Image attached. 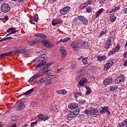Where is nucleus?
<instances>
[{"mask_svg":"<svg viewBox=\"0 0 127 127\" xmlns=\"http://www.w3.org/2000/svg\"><path fill=\"white\" fill-rule=\"evenodd\" d=\"M70 48L73 50V51H75V52H77L78 50H79V49L80 48V46L81 45H80V41L78 42L77 41H73L70 44Z\"/></svg>","mask_w":127,"mask_h":127,"instance_id":"1","label":"nucleus"},{"mask_svg":"<svg viewBox=\"0 0 127 127\" xmlns=\"http://www.w3.org/2000/svg\"><path fill=\"white\" fill-rule=\"evenodd\" d=\"M15 51L14 54H23L24 55H27V52L25 51V49L23 47H16L15 48Z\"/></svg>","mask_w":127,"mask_h":127,"instance_id":"2","label":"nucleus"},{"mask_svg":"<svg viewBox=\"0 0 127 127\" xmlns=\"http://www.w3.org/2000/svg\"><path fill=\"white\" fill-rule=\"evenodd\" d=\"M125 79L126 77L125 75L124 74H121L118 77L115 79V83H116V84H118V85L122 84V83L126 82Z\"/></svg>","mask_w":127,"mask_h":127,"instance_id":"3","label":"nucleus"},{"mask_svg":"<svg viewBox=\"0 0 127 127\" xmlns=\"http://www.w3.org/2000/svg\"><path fill=\"white\" fill-rule=\"evenodd\" d=\"M1 10L4 13L9 12L10 11V6L6 3H4L1 6Z\"/></svg>","mask_w":127,"mask_h":127,"instance_id":"4","label":"nucleus"},{"mask_svg":"<svg viewBox=\"0 0 127 127\" xmlns=\"http://www.w3.org/2000/svg\"><path fill=\"white\" fill-rule=\"evenodd\" d=\"M113 65H114V60H110L108 61L104 65V70L108 71V70H109Z\"/></svg>","mask_w":127,"mask_h":127,"instance_id":"5","label":"nucleus"},{"mask_svg":"<svg viewBox=\"0 0 127 127\" xmlns=\"http://www.w3.org/2000/svg\"><path fill=\"white\" fill-rule=\"evenodd\" d=\"M15 29H16V28L15 27H11L7 29L6 32L8 34L6 35V37L9 36V35H11V34H15V33L18 31V30Z\"/></svg>","mask_w":127,"mask_h":127,"instance_id":"6","label":"nucleus"},{"mask_svg":"<svg viewBox=\"0 0 127 127\" xmlns=\"http://www.w3.org/2000/svg\"><path fill=\"white\" fill-rule=\"evenodd\" d=\"M16 106H17V111H20L21 110H23V109H24L25 107L24 104H23L20 100H19L16 102Z\"/></svg>","mask_w":127,"mask_h":127,"instance_id":"7","label":"nucleus"},{"mask_svg":"<svg viewBox=\"0 0 127 127\" xmlns=\"http://www.w3.org/2000/svg\"><path fill=\"white\" fill-rule=\"evenodd\" d=\"M107 113L109 116L111 115V112L109 109V106H104L101 107V110H100V114L101 115H104Z\"/></svg>","mask_w":127,"mask_h":127,"instance_id":"8","label":"nucleus"},{"mask_svg":"<svg viewBox=\"0 0 127 127\" xmlns=\"http://www.w3.org/2000/svg\"><path fill=\"white\" fill-rule=\"evenodd\" d=\"M70 9H71V7H70V6H66L62 8L60 10V13L63 15H65V14H67V13H68V12L70 11Z\"/></svg>","mask_w":127,"mask_h":127,"instance_id":"9","label":"nucleus"},{"mask_svg":"<svg viewBox=\"0 0 127 127\" xmlns=\"http://www.w3.org/2000/svg\"><path fill=\"white\" fill-rule=\"evenodd\" d=\"M77 19L82 22L83 24L87 25L88 24V21L83 15H80L77 16Z\"/></svg>","mask_w":127,"mask_h":127,"instance_id":"10","label":"nucleus"},{"mask_svg":"<svg viewBox=\"0 0 127 127\" xmlns=\"http://www.w3.org/2000/svg\"><path fill=\"white\" fill-rule=\"evenodd\" d=\"M88 82L86 77H82V79L78 82L77 86L78 87H83Z\"/></svg>","mask_w":127,"mask_h":127,"instance_id":"11","label":"nucleus"},{"mask_svg":"<svg viewBox=\"0 0 127 127\" xmlns=\"http://www.w3.org/2000/svg\"><path fill=\"white\" fill-rule=\"evenodd\" d=\"M114 82V79L112 77H108L104 80L103 83L104 85L105 86H107V85H111V84H113Z\"/></svg>","mask_w":127,"mask_h":127,"instance_id":"12","label":"nucleus"},{"mask_svg":"<svg viewBox=\"0 0 127 127\" xmlns=\"http://www.w3.org/2000/svg\"><path fill=\"white\" fill-rule=\"evenodd\" d=\"M38 119H40L41 121L45 122V121H48L49 120V117L47 115H44L42 114L37 116Z\"/></svg>","mask_w":127,"mask_h":127,"instance_id":"13","label":"nucleus"},{"mask_svg":"<svg viewBox=\"0 0 127 127\" xmlns=\"http://www.w3.org/2000/svg\"><path fill=\"white\" fill-rule=\"evenodd\" d=\"M42 76V74H41L40 73L39 74H37L33 76H32L29 80H28V82L29 83H30L31 82H33V81H34V80H35V79H37V78H39V77Z\"/></svg>","mask_w":127,"mask_h":127,"instance_id":"14","label":"nucleus"},{"mask_svg":"<svg viewBox=\"0 0 127 127\" xmlns=\"http://www.w3.org/2000/svg\"><path fill=\"white\" fill-rule=\"evenodd\" d=\"M43 44L44 46H46L47 48H52L53 47V45L49 42L48 41L44 40L43 41Z\"/></svg>","mask_w":127,"mask_h":127,"instance_id":"15","label":"nucleus"},{"mask_svg":"<svg viewBox=\"0 0 127 127\" xmlns=\"http://www.w3.org/2000/svg\"><path fill=\"white\" fill-rule=\"evenodd\" d=\"M80 45L82 46L83 48H86V47H89L90 44L87 42H83L82 40H79Z\"/></svg>","mask_w":127,"mask_h":127,"instance_id":"16","label":"nucleus"},{"mask_svg":"<svg viewBox=\"0 0 127 127\" xmlns=\"http://www.w3.org/2000/svg\"><path fill=\"white\" fill-rule=\"evenodd\" d=\"M78 108V104L75 103H71L68 105V109L69 110H74Z\"/></svg>","mask_w":127,"mask_h":127,"instance_id":"17","label":"nucleus"},{"mask_svg":"<svg viewBox=\"0 0 127 127\" xmlns=\"http://www.w3.org/2000/svg\"><path fill=\"white\" fill-rule=\"evenodd\" d=\"M59 23H62V20L59 19H54L52 21V24L54 26L56 25L57 24H59Z\"/></svg>","mask_w":127,"mask_h":127,"instance_id":"18","label":"nucleus"},{"mask_svg":"<svg viewBox=\"0 0 127 127\" xmlns=\"http://www.w3.org/2000/svg\"><path fill=\"white\" fill-rule=\"evenodd\" d=\"M13 53V51L12 52H8L6 53H4L3 54H0V59H1L3 57H6V56H10Z\"/></svg>","mask_w":127,"mask_h":127,"instance_id":"19","label":"nucleus"},{"mask_svg":"<svg viewBox=\"0 0 127 127\" xmlns=\"http://www.w3.org/2000/svg\"><path fill=\"white\" fill-rule=\"evenodd\" d=\"M112 46H113V44L112 43H110L108 41L105 42L104 44V48H105V49H110Z\"/></svg>","mask_w":127,"mask_h":127,"instance_id":"20","label":"nucleus"},{"mask_svg":"<svg viewBox=\"0 0 127 127\" xmlns=\"http://www.w3.org/2000/svg\"><path fill=\"white\" fill-rule=\"evenodd\" d=\"M66 119H68V121H72L73 119H75L74 117V114H73V112H71L67 115Z\"/></svg>","mask_w":127,"mask_h":127,"instance_id":"21","label":"nucleus"},{"mask_svg":"<svg viewBox=\"0 0 127 127\" xmlns=\"http://www.w3.org/2000/svg\"><path fill=\"white\" fill-rule=\"evenodd\" d=\"M106 59H107V56H106V55H104L103 56L99 55L97 57V60L100 62L105 61V60H106Z\"/></svg>","mask_w":127,"mask_h":127,"instance_id":"22","label":"nucleus"},{"mask_svg":"<svg viewBox=\"0 0 127 127\" xmlns=\"http://www.w3.org/2000/svg\"><path fill=\"white\" fill-rule=\"evenodd\" d=\"M108 32H109V31L107 30V29H103L99 34V37H102L103 35H105V34L108 33Z\"/></svg>","mask_w":127,"mask_h":127,"instance_id":"23","label":"nucleus"},{"mask_svg":"<svg viewBox=\"0 0 127 127\" xmlns=\"http://www.w3.org/2000/svg\"><path fill=\"white\" fill-rule=\"evenodd\" d=\"M39 61L42 62L44 61L45 59H47V55L45 54L40 55L39 57Z\"/></svg>","mask_w":127,"mask_h":127,"instance_id":"24","label":"nucleus"},{"mask_svg":"<svg viewBox=\"0 0 127 127\" xmlns=\"http://www.w3.org/2000/svg\"><path fill=\"white\" fill-rule=\"evenodd\" d=\"M45 81H46L45 78L41 77L40 80H39L38 81H37V80H35V83H37L38 85H42V83H43V82H45Z\"/></svg>","mask_w":127,"mask_h":127,"instance_id":"25","label":"nucleus"},{"mask_svg":"<svg viewBox=\"0 0 127 127\" xmlns=\"http://www.w3.org/2000/svg\"><path fill=\"white\" fill-rule=\"evenodd\" d=\"M102 11H104V8L99 9L95 14V18H98V17H99V15L102 13Z\"/></svg>","mask_w":127,"mask_h":127,"instance_id":"26","label":"nucleus"},{"mask_svg":"<svg viewBox=\"0 0 127 127\" xmlns=\"http://www.w3.org/2000/svg\"><path fill=\"white\" fill-rule=\"evenodd\" d=\"M71 40V38L70 37H67L65 38L64 39H61L59 41V42L60 43H64L65 42H68V41H69V40Z\"/></svg>","mask_w":127,"mask_h":127,"instance_id":"27","label":"nucleus"},{"mask_svg":"<svg viewBox=\"0 0 127 127\" xmlns=\"http://www.w3.org/2000/svg\"><path fill=\"white\" fill-rule=\"evenodd\" d=\"M60 51L61 53L63 54V56H66V55H67V53L66 52V50H65V49H64V48H61Z\"/></svg>","mask_w":127,"mask_h":127,"instance_id":"28","label":"nucleus"},{"mask_svg":"<svg viewBox=\"0 0 127 127\" xmlns=\"http://www.w3.org/2000/svg\"><path fill=\"white\" fill-rule=\"evenodd\" d=\"M117 89H118V85H113L110 87V90L111 91V92H115V91H117Z\"/></svg>","mask_w":127,"mask_h":127,"instance_id":"29","label":"nucleus"},{"mask_svg":"<svg viewBox=\"0 0 127 127\" xmlns=\"http://www.w3.org/2000/svg\"><path fill=\"white\" fill-rule=\"evenodd\" d=\"M33 91H34V88H32L31 89H29V90L25 92L24 93V95H25V96H27V95H29V94H30L31 93H32V92H33Z\"/></svg>","mask_w":127,"mask_h":127,"instance_id":"30","label":"nucleus"},{"mask_svg":"<svg viewBox=\"0 0 127 127\" xmlns=\"http://www.w3.org/2000/svg\"><path fill=\"white\" fill-rule=\"evenodd\" d=\"M35 36L41 37V38H46V35L43 34L36 33L35 34Z\"/></svg>","mask_w":127,"mask_h":127,"instance_id":"31","label":"nucleus"},{"mask_svg":"<svg viewBox=\"0 0 127 127\" xmlns=\"http://www.w3.org/2000/svg\"><path fill=\"white\" fill-rule=\"evenodd\" d=\"M108 42H110V43H112L113 44L114 42H115V37H110L107 39Z\"/></svg>","mask_w":127,"mask_h":127,"instance_id":"32","label":"nucleus"},{"mask_svg":"<svg viewBox=\"0 0 127 127\" xmlns=\"http://www.w3.org/2000/svg\"><path fill=\"white\" fill-rule=\"evenodd\" d=\"M113 49L114 50L116 53L119 52V51H120L121 50V46H120V45H117V46Z\"/></svg>","mask_w":127,"mask_h":127,"instance_id":"33","label":"nucleus"},{"mask_svg":"<svg viewBox=\"0 0 127 127\" xmlns=\"http://www.w3.org/2000/svg\"><path fill=\"white\" fill-rule=\"evenodd\" d=\"M10 120L12 122H16V121H18V117L16 116H12Z\"/></svg>","mask_w":127,"mask_h":127,"instance_id":"34","label":"nucleus"},{"mask_svg":"<svg viewBox=\"0 0 127 127\" xmlns=\"http://www.w3.org/2000/svg\"><path fill=\"white\" fill-rule=\"evenodd\" d=\"M86 10L88 13H91V12L93 11V8H92V6H89L86 8Z\"/></svg>","mask_w":127,"mask_h":127,"instance_id":"35","label":"nucleus"},{"mask_svg":"<svg viewBox=\"0 0 127 127\" xmlns=\"http://www.w3.org/2000/svg\"><path fill=\"white\" fill-rule=\"evenodd\" d=\"M109 19L111 22H115L117 19V16H109Z\"/></svg>","mask_w":127,"mask_h":127,"instance_id":"36","label":"nucleus"},{"mask_svg":"<svg viewBox=\"0 0 127 127\" xmlns=\"http://www.w3.org/2000/svg\"><path fill=\"white\" fill-rule=\"evenodd\" d=\"M51 83H52V80L48 79V78L46 77V79L45 81V84L48 85V84H51Z\"/></svg>","mask_w":127,"mask_h":127,"instance_id":"37","label":"nucleus"},{"mask_svg":"<svg viewBox=\"0 0 127 127\" xmlns=\"http://www.w3.org/2000/svg\"><path fill=\"white\" fill-rule=\"evenodd\" d=\"M78 103L80 106H82V105H85L86 102V100H79L78 101Z\"/></svg>","mask_w":127,"mask_h":127,"instance_id":"38","label":"nucleus"},{"mask_svg":"<svg viewBox=\"0 0 127 127\" xmlns=\"http://www.w3.org/2000/svg\"><path fill=\"white\" fill-rule=\"evenodd\" d=\"M79 96H82V93L81 92H75L74 94V97L76 99L78 98Z\"/></svg>","mask_w":127,"mask_h":127,"instance_id":"39","label":"nucleus"},{"mask_svg":"<svg viewBox=\"0 0 127 127\" xmlns=\"http://www.w3.org/2000/svg\"><path fill=\"white\" fill-rule=\"evenodd\" d=\"M120 9V7H115V8L112 9L111 11L109 12V13H112L113 12H116V11H118Z\"/></svg>","mask_w":127,"mask_h":127,"instance_id":"40","label":"nucleus"},{"mask_svg":"<svg viewBox=\"0 0 127 127\" xmlns=\"http://www.w3.org/2000/svg\"><path fill=\"white\" fill-rule=\"evenodd\" d=\"M116 51H115V50L114 49H112L111 51H110L108 53L109 56H111V55H113L114 54H116Z\"/></svg>","mask_w":127,"mask_h":127,"instance_id":"41","label":"nucleus"},{"mask_svg":"<svg viewBox=\"0 0 127 127\" xmlns=\"http://www.w3.org/2000/svg\"><path fill=\"white\" fill-rule=\"evenodd\" d=\"M82 62L84 65H87L88 64V58H84L82 59Z\"/></svg>","mask_w":127,"mask_h":127,"instance_id":"42","label":"nucleus"},{"mask_svg":"<svg viewBox=\"0 0 127 127\" xmlns=\"http://www.w3.org/2000/svg\"><path fill=\"white\" fill-rule=\"evenodd\" d=\"M44 65H45V63H40L37 65L36 68H40V67H42V66H44Z\"/></svg>","mask_w":127,"mask_h":127,"instance_id":"43","label":"nucleus"},{"mask_svg":"<svg viewBox=\"0 0 127 127\" xmlns=\"http://www.w3.org/2000/svg\"><path fill=\"white\" fill-rule=\"evenodd\" d=\"M83 114H86V115H91L90 110L86 109L84 111Z\"/></svg>","mask_w":127,"mask_h":127,"instance_id":"44","label":"nucleus"},{"mask_svg":"<svg viewBox=\"0 0 127 127\" xmlns=\"http://www.w3.org/2000/svg\"><path fill=\"white\" fill-rule=\"evenodd\" d=\"M39 42H33L31 41L29 42V45L32 46V45H36L37 43H38Z\"/></svg>","mask_w":127,"mask_h":127,"instance_id":"45","label":"nucleus"},{"mask_svg":"<svg viewBox=\"0 0 127 127\" xmlns=\"http://www.w3.org/2000/svg\"><path fill=\"white\" fill-rule=\"evenodd\" d=\"M83 7H82V9H85V8H87L88 7V4H86L85 2L82 3Z\"/></svg>","mask_w":127,"mask_h":127,"instance_id":"46","label":"nucleus"},{"mask_svg":"<svg viewBox=\"0 0 127 127\" xmlns=\"http://www.w3.org/2000/svg\"><path fill=\"white\" fill-rule=\"evenodd\" d=\"M32 21H34L35 22H37L38 21V18L35 17L31 18Z\"/></svg>","mask_w":127,"mask_h":127,"instance_id":"47","label":"nucleus"},{"mask_svg":"<svg viewBox=\"0 0 127 127\" xmlns=\"http://www.w3.org/2000/svg\"><path fill=\"white\" fill-rule=\"evenodd\" d=\"M93 2V0H88L87 1L85 2L86 4L88 5H90V4H92V2Z\"/></svg>","mask_w":127,"mask_h":127,"instance_id":"48","label":"nucleus"},{"mask_svg":"<svg viewBox=\"0 0 127 127\" xmlns=\"http://www.w3.org/2000/svg\"><path fill=\"white\" fill-rule=\"evenodd\" d=\"M100 112H99L98 110L96 112L95 114H93V118H97L99 115H100Z\"/></svg>","mask_w":127,"mask_h":127,"instance_id":"49","label":"nucleus"},{"mask_svg":"<svg viewBox=\"0 0 127 127\" xmlns=\"http://www.w3.org/2000/svg\"><path fill=\"white\" fill-rule=\"evenodd\" d=\"M96 109L91 108V109H90V115H93Z\"/></svg>","mask_w":127,"mask_h":127,"instance_id":"50","label":"nucleus"},{"mask_svg":"<svg viewBox=\"0 0 127 127\" xmlns=\"http://www.w3.org/2000/svg\"><path fill=\"white\" fill-rule=\"evenodd\" d=\"M49 70V69H48V68H47V67L44 68L43 70V72L44 74H46V73L47 72V71Z\"/></svg>","mask_w":127,"mask_h":127,"instance_id":"51","label":"nucleus"},{"mask_svg":"<svg viewBox=\"0 0 127 127\" xmlns=\"http://www.w3.org/2000/svg\"><path fill=\"white\" fill-rule=\"evenodd\" d=\"M54 63H55V61H53V62H51L50 63H48V64H46V65L48 66H51V65H52V64H53Z\"/></svg>","mask_w":127,"mask_h":127,"instance_id":"52","label":"nucleus"},{"mask_svg":"<svg viewBox=\"0 0 127 127\" xmlns=\"http://www.w3.org/2000/svg\"><path fill=\"white\" fill-rule=\"evenodd\" d=\"M78 17L73 19V22H75V24H78Z\"/></svg>","mask_w":127,"mask_h":127,"instance_id":"53","label":"nucleus"},{"mask_svg":"<svg viewBox=\"0 0 127 127\" xmlns=\"http://www.w3.org/2000/svg\"><path fill=\"white\" fill-rule=\"evenodd\" d=\"M123 56L124 57V58H127V52L126 51L124 52V53L123 54Z\"/></svg>","mask_w":127,"mask_h":127,"instance_id":"54","label":"nucleus"},{"mask_svg":"<svg viewBox=\"0 0 127 127\" xmlns=\"http://www.w3.org/2000/svg\"><path fill=\"white\" fill-rule=\"evenodd\" d=\"M62 95H66L67 94V91L65 90V89L62 90Z\"/></svg>","mask_w":127,"mask_h":127,"instance_id":"55","label":"nucleus"},{"mask_svg":"<svg viewBox=\"0 0 127 127\" xmlns=\"http://www.w3.org/2000/svg\"><path fill=\"white\" fill-rule=\"evenodd\" d=\"M123 65L124 67H127V60H124L123 61Z\"/></svg>","mask_w":127,"mask_h":127,"instance_id":"56","label":"nucleus"},{"mask_svg":"<svg viewBox=\"0 0 127 127\" xmlns=\"http://www.w3.org/2000/svg\"><path fill=\"white\" fill-rule=\"evenodd\" d=\"M36 122H33L31 123V127H35V125H36Z\"/></svg>","mask_w":127,"mask_h":127,"instance_id":"57","label":"nucleus"},{"mask_svg":"<svg viewBox=\"0 0 127 127\" xmlns=\"http://www.w3.org/2000/svg\"><path fill=\"white\" fill-rule=\"evenodd\" d=\"M3 18V20H8V16L5 15Z\"/></svg>","mask_w":127,"mask_h":127,"instance_id":"58","label":"nucleus"},{"mask_svg":"<svg viewBox=\"0 0 127 127\" xmlns=\"http://www.w3.org/2000/svg\"><path fill=\"white\" fill-rule=\"evenodd\" d=\"M72 114H73V117H74V118H76V117H77V116L79 115V113H77L76 112H72Z\"/></svg>","mask_w":127,"mask_h":127,"instance_id":"59","label":"nucleus"},{"mask_svg":"<svg viewBox=\"0 0 127 127\" xmlns=\"http://www.w3.org/2000/svg\"><path fill=\"white\" fill-rule=\"evenodd\" d=\"M50 74H51V70L49 69V70H48V71H47V73L45 74L46 75H50Z\"/></svg>","mask_w":127,"mask_h":127,"instance_id":"60","label":"nucleus"},{"mask_svg":"<svg viewBox=\"0 0 127 127\" xmlns=\"http://www.w3.org/2000/svg\"><path fill=\"white\" fill-rule=\"evenodd\" d=\"M106 0H99L100 3H106Z\"/></svg>","mask_w":127,"mask_h":127,"instance_id":"61","label":"nucleus"},{"mask_svg":"<svg viewBox=\"0 0 127 127\" xmlns=\"http://www.w3.org/2000/svg\"><path fill=\"white\" fill-rule=\"evenodd\" d=\"M91 94V90H87L86 92V95H90Z\"/></svg>","mask_w":127,"mask_h":127,"instance_id":"62","label":"nucleus"},{"mask_svg":"<svg viewBox=\"0 0 127 127\" xmlns=\"http://www.w3.org/2000/svg\"><path fill=\"white\" fill-rule=\"evenodd\" d=\"M41 54H42V51H40V52H37V55L38 56H39L40 55H40H41Z\"/></svg>","mask_w":127,"mask_h":127,"instance_id":"63","label":"nucleus"},{"mask_svg":"<svg viewBox=\"0 0 127 127\" xmlns=\"http://www.w3.org/2000/svg\"><path fill=\"white\" fill-rule=\"evenodd\" d=\"M9 127H16V124L11 125Z\"/></svg>","mask_w":127,"mask_h":127,"instance_id":"64","label":"nucleus"}]
</instances>
